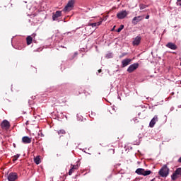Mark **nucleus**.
<instances>
[{
	"instance_id": "obj_11",
	"label": "nucleus",
	"mask_w": 181,
	"mask_h": 181,
	"mask_svg": "<svg viewBox=\"0 0 181 181\" xmlns=\"http://www.w3.org/2000/svg\"><path fill=\"white\" fill-rule=\"evenodd\" d=\"M23 144H30L32 142V138L25 136L22 138Z\"/></svg>"
},
{
	"instance_id": "obj_9",
	"label": "nucleus",
	"mask_w": 181,
	"mask_h": 181,
	"mask_svg": "<svg viewBox=\"0 0 181 181\" xmlns=\"http://www.w3.org/2000/svg\"><path fill=\"white\" fill-rule=\"evenodd\" d=\"M158 120L159 119L158 118V115H155L153 118L151 120L149 127L151 128H153V127H155V124H156V122H158Z\"/></svg>"
},
{
	"instance_id": "obj_28",
	"label": "nucleus",
	"mask_w": 181,
	"mask_h": 181,
	"mask_svg": "<svg viewBox=\"0 0 181 181\" xmlns=\"http://www.w3.org/2000/svg\"><path fill=\"white\" fill-rule=\"evenodd\" d=\"M30 36H31V37H33V39H35V37H36V33H33Z\"/></svg>"
},
{
	"instance_id": "obj_32",
	"label": "nucleus",
	"mask_w": 181,
	"mask_h": 181,
	"mask_svg": "<svg viewBox=\"0 0 181 181\" xmlns=\"http://www.w3.org/2000/svg\"><path fill=\"white\" fill-rule=\"evenodd\" d=\"M69 33H71V32H68V33H65L64 35H69Z\"/></svg>"
},
{
	"instance_id": "obj_36",
	"label": "nucleus",
	"mask_w": 181,
	"mask_h": 181,
	"mask_svg": "<svg viewBox=\"0 0 181 181\" xmlns=\"http://www.w3.org/2000/svg\"><path fill=\"white\" fill-rule=\"evenodd\" d=\"M61 47H62L63 49L66 48L64 46H61Z\"/></svg>"
},
{
	"instance_id": "obj_22",
	"label": "nucleus",
	"mask_w": 181,
	"mask_h": 181,
	"mask_svg": "<svg viewBox=\"0 0 181 181\" xmlns=\"http://www.w3.org/2000/svg\"><path fill=\"white\" fill-rule=\"evenodd\" d=\"M122 29H124V25H121L120 27L116 30V32L119 33V32H121V30H122Z\"/></svg>"
},
{
	"instance_id": "obj_14",
	"label": "nucleus",
	"mask_w": 181,
	"mask_h": 181,
	"mask_svg": "<svg viewBox=\"0 0 181 181\" xmlns=\"http://www.w3.org/2000/svg\"><path fill=\"white\" fill-rule=\"evenodd\" d=\"M60 16H62V11H56V13L52 16V19L53 21H57V18H60Z\"/></svg>"
},
{
	"instance_id": "obj_27",
	"label": "nucleus",
	"mask_w": 181,
	"mask_h": 181,
	"mask_svg": "<svg viewBox=\"0 0 181 181\" xmlns=\"http://www.w3.org/2000/svg\"><path fill=\"white\" fill-rule=\"evenodd\" d=\"M177 5L181 6V0H177Z\"/></svg>"
},
{
	"instance_id": "obj_37",
	"label": "nucleus",
	"mask_w": 181,
	"mask_h": 181,
	"mask_svg": "<svg viewBox=\"0 0 181 181\" xmlns=\"http://www.w3.org/2000/svg\"><path fill=\"white\" fill-rule=\"evenodd\" d=\"M151 181H155V178L152 179Z\"/></svg>"
},
{
	"instance_id": "obj_7",
	"label": "nucleus",
	"mask_w": 181,
	"mask_h": 181,
	"mask_svg": "<svg viewBox=\"0 0 181 181\" xmlns=\"http://www.w3.org/2000/svg\"><path fill=\"white\" fill-rule=\"evenodd\" d=\"M8 181H16L18 179V174L16 173H11L7 177Z\"/></svg>"
},
{
	"instance_id": "obj_16",
	"label": "nucleus",
	"mask_w": 181,
	"mask_h": 181,
	"mask_svg": "<svg viewBox=\"0 0 181 181\" xmlns=\"http://www.w3.org/2000/svg\"><path fill=\"white\" fill-rule=\"evenodd\" d=\"M26 42H27L28 46H30V45H32V42H33V37H32V36L30 35H28L26 37Z\"/></svg>"
},
{
	"instance_id": "obj_25",
	"label": "nucleus",
	"mask_w": 181,
	"mask_h": 181,
	"mask_svg": "<svg viewBox=\"0 0 181 181\" xmlns=\"http://www.w3.org/2000/svg\"><path fill=\"white\" fill-rule=\"evenodd\" d=\"M106 57H107V59H111V57H112V54L109 53V54H106Z\"/></svg>"
},
{
	"instance_id": "obj_3",
	"label": "nucleus",
	"mask_w": 181,
	"mask_h": 181,
	"mask_svg": "<svg viewBox=\"0 0 181 181\" xmlns=\"http://www.w3.org/2000/svg\"><path fill=\"white\" fill-rule=\"evenodd\" d=\"M181 176V168H178L175 170V171L171 175L172 180H176V179H179Z\"/></svg>"
},
{
	"instance_id": "obj_40",
	"label": "nucleus",
	"mask_w": 181,
	"mask_h": 181,
	"mask_svg": "<svg viewBox=\"0 0 181 181\" xmlns=\"http://www.w3.org/2000/svg\"><path fill=\"white\" fill-rule=\"evenodd\" d=\"M112 152H113V153H114V149L112 150Z\"/></svg>"
},
{
	"instance_id": "obj_29",
	"label": "nucleus",
	"mask_w": 181,
	"mask_h": 181,
	"mask_svg": "<svg viewBox=\"0 0 181 181\" xmlns=\"http://www.w3.org/2000/svg\"><path fill=\"white\" fill-rule=\"evenodd\" d=\"M127 54H128V53L124 52L122 54V56H120V57H124V56H127Z\"/></svg>"
},
{
	"instance_id": "obj_1",
	"label": "nucleus",
	"mask_w": 181,
	"mask_h": 181,
	"mask_svg": "<svg viewBox=\"0 0 181 181\" xmlns=\"http://www.w3.org/2000/svg\"><path fill=\"white\" fill-rule=\"evenodd\" d=\"M170 170L169 169V167H168V165H164L158 171V175L160 177H168V176H169Z\"/></svg>"
},
{
	"instance_id": "obj_23",
	"label": "nucleus",
	"mask_w": 181,
	"mask_h": 181,
	"mask_svg": "<svg viewBox=\"0 0 181 181\" xmlns=\"http://www.w3.org/2000/svg\"><path fill=\"white\" fill-rule=\"evenodd\" d=\"M71 166L74 170H77V169H78V165H71Z\"/></svg>"
},
{
	"instance_id": "obj_4",
	"label": "nucleus",
	"mask_w": 181,
	"mask_h": 181,
	"mask_svg": "<svg viewBox=\"0 0 181 181\" xmlns=\"http://www.w3.org/2000/svg\"><path fill=\"white\" fill-rule=\"evenodd\" d=\"M74 3H75L74 0L69 1L68 4H66V6L64 8V11L65 12H67L68 11H70L71 8H73L74 7Z\"/></svg>"
},
{
	"instance_id": "obj_30",
	"label": "nucleus",
	"mask_w": 181,
	"mask_h": 181,
	"mask_svg": "<svg viewBox=\"0 0 181 181\" xmlns=\"http://www.w3.org/2000/svg\"><path fill=\"white\" fill-rule=\"evenodd\" d=\"M94 115H95V113L93 114V112H91V114L90 115V117H94Z\"/></svg>"
},
{
	"instance_id": "obj_18",
	"label": "nucleus",
	"mask_w": 181,
	"mask_h": 181,
	"mask_svg": "<svg viewBox=\"0 0 181 181\" xmlns=\"http://www.w3.org/2000/svg\"><path fill=\"white\" fill-rule=\"evenodd\" d=\"M34 162L36 165H39L40 163V157L38 156L34 158Z\"/></svg>"
},
{
	"instance_id": "obj_17",
	"label": "nucleus",
	"mask_w": 181,
	"mask_h": 181,
	"mask_svg": "<svg viewBox=\"0 0 181 181\" xmlns=\"http://www.w3.org/2000/svg\"><path fill=\"white\" fill-rule=\"evenodd\" d=\"M103 23V21H99L97 23H89L88 26H92V28H97V26H100Z\"/></svg>"
},
{
	"instance_id": "obj_33",
	"label": "nucleus",
	"mask_w": 181,
	"mask_h": 181,
	"mask_svg": "<svg viewBox=\"0 0 181 181\" xmlns=\"http://www.w3.org/2000/svg\"><path fill=\"white\" fill-rule=\"evenodd\" d=\"M98 73H101V71H103L101 69H99L98 71Z\"/></svg>"
},
{
	"instance_id": "obj_2",
	"label": "nucleus",
	"mask_w": 181,
	"mask_h": 181,
	"mask_svg": "<svg viewBox=\"0 0 181 181\" xmlns=\"http://www.w3.org/2000/svg\"><path fill=\"white\" fill-rule=\"evenodd\" d=\"M136 173H137V175H142V176H148V175L152 173V171L145 170V169L143 168H138L136 170Z\"/></svg>"
},
{
	"instance_id": "obj_24",
	"label": "nucleus",
	"mask_w": 181,
	"mask_h": 181,
	"mask_svg": "<svg viewBox=\"0 0 181 181\" xmlns=\"http://www.w3.org/2000/svg\"><path fill=\"white\" fill-rule=\"evenodd\" d=\"M19 156H21V155H16L14 156L13 158V160L15 161V160H18V158H19Z\"/></svg>"
},
{
	"instance_id": "obj_20",
	"label": "nucleus",
	"mask_w": 181,
	"mask_h": 181,
	"mask_svg": "<svg viewBox=\"0 0 181 181\" xmlns=\"http://www.w3.org/2000/svg\"><path fill=\"white\" fill-rule=\"evenodd\" d=\"M76 170H74L72 167L71 168V169L69 170V176H71L72 175H73V173H74V171H75Z\"/></svg>"
},
{
	"instance_id": "obj_35",
	"label": "nucleus",
	"mask_w": 181,
	"mask_h": 181,
	"mask_svg": "<svg viewBox=\"0 0 181 181\" xmlns=\"http://www.w3.org/2000/svg\"><path fill=\"white\" fill-rule=\"evenodd\" d=\"M78 53L77 52H75L74 55L75 56H77Z\"/></svg>"
},
{
	"instance_id": "obj_5",
	"label": "nucleus",
	"mask_w": 181,
	"mask_h": 181,
	"mask_svg": "<svg viewBox=\"0 0 181 181\" xmlns=\"http://www.w3.org/2000/svg\"><path fill=\"white\" fill-rule=\"evenodd\" d=\"M138 67H139V64L134 63L128 67L127 71H128V73H132V72L135 71V70H136V69H138Z\"/></svg>"
},
{
	"instance_id": "obj_15",
	"label": "nucleus",
	"mask_w": 181,
	"mask_h": 181,
	"mask_svg": "<svg viewBox=\"0 0 181 181\" xmlns=\"http://www.w3.org/2000/svg\"><path fill=\"white\" fill-rule=\"evenodd\" d=\"M141 43V37L137 36L133 41V46H138Z\"/></svg>"
},
{
	"instance_id": "obj_39",
	"label": "nucleus",
	"mask_w": 181,
	"mask_h": 181,
	"mask_svg": "<svg viewBox=\"0 0 181 181\" xmlns=\"http://www.w3.org/2000/svg\"><path fill=\"white\" fill-rule=\"evenodd\" d=\"M138 115H141V113H139Z\"/></svg>"
},
{
	"instance_id": "obj_26",
	"label": "nucleus",
	"mask_w": 181,
	"mask_h": 181,
	"mask_svg": "<svg viewBox=\"0 0 181 181\" xmlns=\"http://www.w3.org/2000/svg\"><path fill=\"white\" fill-rule=\"evenodd\" d=\"M133 121H134V122H135V124H136V122H139V120H138V117H134L133 119Z\"/></svg>"
},
{
	"instance_id": "obj_31",
	"label": "nucleus",
	"mask_w": 181,
	"mask_h": 181,
	"mask_svg": "<svg viewBox=\"0 0 181 181\" xmlns=\"http://www.w3.org/2000/svg\"><path fill=\"white\" fill-rule=\"evenodd\" d=\"M146 19H149V16H146Z\"/></svg>"
},
{
	"instance_id": "obj_8",
	"label": "nucleus",
	"mask_w": 181,
	"mask_h": 181,
	"mask_svg": "<svg viewBox=\"0 0 181 181\" xmlns=\"http://www.w3.org/2000/svg\"><path fill=\"white\" fill-rule=\"evenodd\" d=\"M1 125L3 129H9V128H11V124L8 120H4Z\"/></svg>"
},
{
	"instance_id": "obj_6",
	"label": "nucleus",
	"mask_w": 181,
	"mask_h": 181,
	"mask_svg": "<svg viewBox=\"0 0 181 181\" xmlns=\"http://www.w3.org/2000/svg\"><path fill=\"white\" fill-rule=\"evenodd\" d=\"M127 16H128V12H127V11H119L117 14V17L118 18V19H124V18H127Z\"/></svg>"
},
{
	"instance_id": "obj_13",
	"label": "nucleus",
	"mask_w": 181,
	"mask_h": 181,
	"mask_svg": "<svg viewBox=\"0 0 181 181\" xmlns=\"http://www.w3.org/2000/svg\"><path fill=\"white\" fill-rule=\"evenodd\" d=\"M132 59H125L122 61V67H127L131 63Z\"/></svg>"
},
{
	"instance_id": "obj_10",
	"label": "nucleus",
	"mask_w": 181,
	"mask_h": 181,
	"mask_svg": "<svg viewBox=\"0 0 181 181\" xmlns=\"http://www.w3.org/2000/svg\"><path fill=\"white\" fill-rule=\"evenodd\" d=\"M165 46L171 50H176L177 49V45L173 42H168L165 45Z\"/></svg>"
},
{
	"instance_id": "obj_12",
	"label": "nucleus",
	"mask_w": 181,
	"mask_h": 181,
	"mask_svg": "<svg viewBox=\"0 0 181 181\" xmlns=\"http://www.w3.org/2000/svg\"><path fill=\"white\" fill-rule=\"evenodd\" d=\"M142 16H139L137 17H134L133 19H132V23L133 25H137L138 24V22H141V21H142Z\"/></svg>"
},
{
	"instance_id": "obj_19",
	"label": "nucleus",
	"mask_w": 181,
	"mask_h": 181,
	"mask_svg": "<svg viewBox=\"0 0 181 181\" xmlns=\"http://www.w3.org/2000/svg\"><path fill=\"white\" fill-rule=\"evenodd\" d=\"M57 134H58V135H65V134H66V130H64V129L59 130V131L57 132Z\"/></svg>"
},
{
	"instance_id": "obj_21",
	"label": "nucleus",
	"mask_w": 181,
	"mask_h": 181,
	"mask_svg": "<svg viewBox=\"0 0 181 181\" xmlns=\"http://www.w3.org/2000/svg\"><path fill=\"white\" fill-rule=\"evenodd\" d=\"M139 8H140V9L142 10V9H145V8H148V6L141 4H139Z\"/></svg>"
},
{
	"instance_id": "obj_34",
	"label": "nucleus",
	"mask_w": 181,
	"mask_h": 181,
	"mask_svg": "<svg viewBox=\"0 0 181 181\" xmlns=\"http://www.w3.org/2000/svg\"><path fill=\"white\" fill-rule=\"evenodd\" d=\"M25 124L28 125L29 124V121H27Z\"/></svg>"
},
{
	"instance_id": "obj_38",
	"label": "nucleus",
	"mask_w": 181,
	"mask_h": 181,
	"mask_svg": "<svg viewBox=\"0 0 181 181\" xmlns=\"http://www.w3.org/2000/svg\"><path fill=\"white\" fill-rule=\"evenodd\" d=\"M178 108H181V105L180 106H178Z\"/></svg>"
}]
</instances>
